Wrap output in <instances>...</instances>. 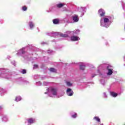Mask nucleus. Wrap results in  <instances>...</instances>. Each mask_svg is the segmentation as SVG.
<instances>
[{
	"label": "nucleus",
	"mask_w": 125,
	"mask_h": 125,
	"mask_svg": "<svg viewBox=\"0 0 125 125\" xmlns=\"http://www.w3.org/2000/svg\"><path fill=\"white\" fill-rule=\"evenodd\" d=\"M70 40L72 42H76L77 41H80L81 39L78 36H73L71 37Z\"/></svg>",
	"instance_id": "obj_10"
},
{
	"label": "nucleus",
	"mask_w": 125,
	"mask_h": 125,
	"mask_svg": "<svg viewBox=\"0 0 125 125\" xmlns=\"http://www.w3.org/2000/svg\"><path fill=\"white\" fill-rule=\"evenodd\" d=\"M48 35L50 37H53L54 38H56L58 36V33L57 32H52L49 33H48Z\"/></svg>",
	"instance_id": "obj_12"
},
{
	"label": "nucleus",
	"mask_w": 125,
	"mask_h": 125,
	"mask_svg": "<svg viewBox=\"0 0 125 125\" xmlns=\"http://www.w3.org/2000/svg\"><path fill=\"white\" fill-rule=\"evenodd\" d=\"M66 83L67 86H72V85H73V83H71L70 82H66Z\"/></svg>",
	"instance_id": "obj_23"
},
{
	"label": "nucleus",
	"mask_w": 125,
	"mask_h": 125,
	"mask_svg": "<svg viewBox=\"0 0 125 125\" xmlns=\"http://www.w3.org/2000/svg\"><path fill=\"white\" fill-rule=\"evenodd\" d=\"M102 125H103V124H102Z\"/></svg>",
	"instance_id": "obj_44"
},
{
	"label": "nucleus",
	"mask_w": 125,
	"mask_h": 125,
	"mask_svg": "<svg viewBox=\"0 0 125 125\" xmlns=\"http://www.w3.org/2000/svg\"><path fill=\"white\" fill-rule=\"evenodd\" d=\"M11 64H12V65H14V66L16 65V62H15V61H12L11 62Z\"/></svg>",
	"instance_id": "obj_31"
},
{
	"label": "nucleus",
	"mask_w": 125,
	"mask_h": 125,
	"mask_svg": "<svg viewBox=\"0 0 125 125\" xmlns=\"http://www.w3.org/2000/svg\"><path fill=\"white\" fill-rule=\"evenodd\" d=\"M53 42H55V40H54L53 41Z\"/></svg>",
	"instance_id": "obj_43"
},
{
	"label": "nucleus",
	"mask_w": 125,
	"mask_h": 125,
	"mask_svg": "<svg viewBox=\"0 0 125 125\" xmlns=\"http://www.w3.org/2000/svg\"><path fill=\"white\" fill-rule=\"evenodd\" d=\"M24 82L25 83H26V84H27V83H29V81L26 80L24 81Z\"/></svg>",
	"instance_id": "obj_35"
},
{
	"label": "nucleus",
	"mask_w": 125,
	"mask_h": 125,
	"mask_svg": "<svg viewBox=\"0 0 125 125\" xmlns=\"http://www.w3.org/2000/svg\"><path fill=\"white\" fill-rule=\"evenodd\" d=\"M22 9L23 11H26L27 9V8L26 6H24L22 7Z\"/></svg>",
	"instance_id": "obj_28"
},
{
	"label": "nucleus",
	"mask_w": 125,
	"mask_h": 125,
	"mask_svg": "<svg viewBox=\"0 0 125 125\" xmlns=\"http://www.w3.org/2000/svg\"><path fill=\"white\" fill-rule=\"evenodd\" d=\"M98 13L100 17H101L100 20L101 27H104L105 28L109 27L112 23V21L109 20V19L107 18H104V16H105V11L103 9H100L98 11Z\"/></svg>",
	"instance_id": "obj_1"
},
{
	"label": "nucleus",
	"mask_w": 125,
	"mask_h": 125,
	"mask_svg": "<svg viewBox=\"0 0 125 125\" xmlns=\"http://www.w3.org/2000/svg\"><path fill=\"white\" fill-rule=\"evenodd\" d=\"M2 93H5V90L3 88H0V94L2 95Z\"/></svg>",
	"instance_id": "obj_21"
},
{
	"label": "nucleus",
	"mask_w": 125,
	"mask_h": 125,
	"mask_svg": "<svg viewBox=\"0 0 125 125\" xmlns=\"http://www.w3.org/2000/svg\"><path fill=\"white\" fill-rule=\"evenodd\" d=\"M101 78H102V79H101V83L102 84L104 85L105 84V80H104V79L106 78V76H105V75H101Z\"/></svg>",
	"instance_id": "obj_13"
},
{
	"label": "nucleus",
	"mask_w": 125,
	"mask_h": 125,
	"mask_svg": "<svg viewBox=\"0 0 125 125\" xmlns=\"http://www.w3.org/2000/svg\"><path fill=\"white\" fill-rule=\"evenodd\" d=\"M63 6H64V4L63 3H59L57 4V6L59 8H61V7H62Z\"/></svg>",
	"instance_id": "obj_22"
},
{
	"label": "nucleus",
	"mask_w": 125,
	"mask_h": 125,
	"mask_svg": "<svg viewBox=\"0 0 125 125\" xmlns=\"http://www.w3.org/2000/svg\"><path fill=\"white\" fill-rule=\"evenodd\" d=\"M21 73V74H26L27 73V71L26 69H22Z\"/></svg>",
	"instance_id": "obj_27"
},
{
	"label": "nucleus",
	"mask_w": 125,
	"mask_h": 125,
	"mask_svg": "<svg viewBox=\"0 0 125 125\" xmlns=\"http://www.w3.org/2000/svg\"><path fill=\"white\" fill-rule=\"evenodd\" d=\"M110 95H111V96L113 97H117L118 96V94L114 92H111Z\"/></svg>",
	"instance_id": "obj_19"
},
{
	"label": "nucleus",
	"mask_w": 125,
	"mask_h": 125,
	"mask_svg": "<svg viewBox=\"0 0 125 125\" xmlns=\"http://www.w3.org/2000/svg\"><path fill=\"white\" fill-rule=\"evenodd\" d=\"M36 84H37V85H39V86L42 85V82H37Z\"/></svg>",
	"instance_id": "obj_29"
},
{
	"label": "nucleus",
	"mask_w": 125,
	"mask_h": 125,
	"mask_svg": "<svg viewBox=\"0 0 125 125\" xmlns=\"http://www.w3.org/2000/svg\"><path fill=\"white\" fill-rule=\"evenodd\" d=\"M98 73L99 74H100V70H99V69L98 70Z\"/></svg>",
	"instance_id": "obj_41"
},
{
	"label": "nucleus",
	"mask_w": 125,
	"mask_h": 125,
	"mask_svg": "<svg viewBox=\"0 0 125 125\" xmlns=\"http://www.w3.org/2000/svg\"><path fill=\"white\" fill-rule=\"evenodd\" d=\"M37 29L38 32H40V28H39V27H37Z\"/></svg>",
	"instance_id": "obj_40"
},
{
	"label": "nucleus",
	"mask_w": 125,
	"mask_h": 125,
	"mask_svg": "<svg viewBox=\"0 0 125 125\" xmlns=\"http://www.w3.org/2000/svg\"><path fill=\"white\" fill-rule=\"evenodd\" d=\"M72 20L74 22H78L80 19L79 18V16L78 15H74L72 16Z\"/></svg>",
	"instance_id": "obj_11"
},
{
	"label": "nucleus",
	"mask_w": 125,
	"mask_h": 125,
	"mask_svg": "<svg viewBox=\"0 0 125 125\" xmlns=\"http://www.w3.org/2000/svg\"><path fill=\"white\" fill-rule=\"evenodd\" d=\"M53 23L55 24H59V19H55L53 20Z\"/></svg>",
	"instance_id": "obj_18"
},
{
	"label": "nucleus",
	"mask_w": 125,
	"mask_h": 125,
	"mask_svg": "<svg viewBox=\"0 0 125 125\" xmlns=\"http://www.w3.org/2000/svg\"><path fill=\"white\" fill-rule=\"evenodd\" d=\"M104 98H107V94L106 93V92L104 93Z\"/></svg>",
	"instance_id": "obj_33"
},
{
	"label": "nucleus",
	"mask_w": 125,
	"mask_h": 125,
	"mask_svg": "<svg viewBox=\"0 0 125 125\" xmlns=\"http://www.w3.org/2000/svg\"><path fill=\"white\" fill-rule=\"evenodd\" d=\"M94 120H95L97 121V122H98L99 123H100V119L98 117H94Z\"/></svg>",
	"instance_id": "obj_24"
},
{
	"label": "nucleus",
	"mask_w": 125,
	"mask_h": 125,
	"mask_svg": "<svg viewBox=\"0 0 125 125\" xmlns=\"http://www.w3.org/2000/svg\"><path fill=\"white\" fill-rule=\"evenodd\" d=\"M50 72H52V73H56L57 70L54 68H51L49 69Z\"/></svg>",
	"instance_id": "obj_20"
},
{
	"label": "nucleus",
	"mask_w": 125,
	"mask_h": 125,
	"mask_svg": "<svg viewBox=\"0 0 125 125\" xmlns=\"http://www.w3.org/2000/svg\"><path fill=\"white\" fill-rule=\"evenodd\" d=\"M8 69H5L4 68H0V78L2 79H6L9 80L11 79V75L7 73Z\"/></svg>",
	"instance_id": "obj_3"
},
{
	"label": "nucleus",
	"mask_w": 125,
	"mask_h": 125,
	"mask_svg": "<svg viewBox=\"0 0 125 125\" xmlns=\"http://www.w3.org/2000/svg\"><path fill=\"white\" fill-rule=\"evenodd\" d=\"M80 29H76L73 31H68L65 32V34L59 33V35L62 38H69L70 36H72V35H79L80 34Z\"/></svg>",
	"instance_id": "obj_2"
},
{
	"label": "nucleus",
	"mask_w": 125,
	"mask_h": 125,
	"mask_svg": "<svg viewBox=\"0 0 125 125\" xmlns=\"http://www.w3.org/2000/svg\"><path fill=\"white\" fill-rule=\"evenodd\" d=\"M2 121L4 122L5 123H6V122L8 121V117H7V116L4 115L3 117Z\"/></svg>",
	"instance_id": "obj_16"
},
{
	"label": "nucleus",
	"mask_w": 125,
	"mask_h": 125,
	"mask_svg": "<svg viewBox=\"0 0 125 125\" xmlns=\"http://www.w3.org/2000/svg\"><path fill=\"white\" fill-rule=\"evenodd\" d=\"M25 53H26L25 52V47H23L18 51V53H17V55L18 56H23V55H24Z\"/></svg>",
	"instance_id": "obj_6"
},
{
	"label": "nucleus",
	"mask_w": 125,
	"mask_h": 125,
	"mask_svg": "<svg viewBox=\"0 0 125 125\" xmlns=\"http://www.w3.org/2000/svg\"><path fill=\"white\" fill-rule=\"evenodd\" d=\"M78 11L81 12L82 14L81 15V17H83L84 15V13L86 12V8L85 7H78Z\"/></svg>",
	"instance_id": "obj_5"
},
{
	"label": "nucleus",
	"mask_w": 125,
	"mask_h": 125,
	"mask_svg": "<svg viewBox=\"0 0 125 125\" xmlns=\"http://www.w3.org/2000/svg\"><path fill=\"white\" fill-rule=\"evenodd\" d=\"M110 67H111L110 65L107 66V70L108 71V72L107 73V76H111V75L113 74V69L110 68Z\"/></svg>",
	"instance_id": "obj_9"
},
{
	"label": "nucleus",
	"mask_w": 125,
	"mask_h": 125,
	"mask_svg": "<svg viewBox=\"0 0 125 125\" xmlns=\"http://www.w3.org/2000/svg\"><path fill=\"white\" fill-rule=\"evenodd\" d=\"M50 83L49 82H44L43 83V85H45V86H47V85H49Z\"/></svg>",
	"instance_id": "obj_26"
},
{
	"label": "nucleus",
	"mask_w": 125,
	"mask_h": 125,
	"mask_svg": "<svg viewBox=\"0 0 125 125\" xmlns=\"http://www.w3.org/2000/svg\"><path fill=\"white\" fill-rule=\"evenodd\" d=\"M95 76H97V74H94L92 75V78H94Z\"/></svg>",
	"instance_id": "obj_36"
},
{
	"label": "nucleus",
	"mask_w": 125,
	"mask_h": 125,
	"mask_svg": "<svg viewBox=\"0 0 125 125\" xmlns=\"http://www.w3.org/2000/svg\"><path fill=\"white\" fill-rule=\"evenodd\" d=\"M123 9H124V10H125V5H123Z\"/></svg>",
	"instance_id": "obj_39"
},
{
	"label": "nucleus",
	"mask_w": 125,
	"mask_h": 125,
	"mask_svg": "<svg viewBox=\"0 0 125 125\" xmlns=\"http://www.w3.org/2000/svg\"><path fill=\"white\" fill-rule=\"evenodd\" d=\"M80 70H82L83 71L84 68H85V63L84 62H80Z\"/></svg>",
	"instance_id": "obj_15"
},
{
	"label": "nucleus",
	"mask_w": 125,
	"mask_h": 125,
	"mask_svg": "<svg viewBox=\"0 0 125 125\" xmlns=\"http://www.w3.org/2000/svg\"><path fill=\"white\" fill-rule=\"evenodd\" d=\"M71 117L73 119H76V118H77V117H78V114H77V113H75L74 114L71 115Z\"/></svg>",
	"instance_id": "obj_25"
},
{
	"label": "nucleus",
	"mask_w": 125,
	"mask_h": 125,
	"mask_svg": "<svg viewBox=\"0 0 125 125\" xmlns=\"http://www.w3.org/2000/svg\"><path fill=\"white\" fill-rule=\"evenodd\" d=\"M39 65H38V64H34V66H33V69H37V68H38Z\"/></svg>",
	"instance_id": "obj_30"
},
{
	"label": "nucleus",
	"mask_w": 125,
	"mask_h": 125,
	"mask_svg": "<svg viewBox=\"0 0 125 125\" xmlns=\"http://www.w3.org/2000/svg\"><path fill=\"white\" fill-rule=\"evenodd\" d=\"M28 47H29V48H32L33 46H32L31 45H29L28 46Z\"/></svg>",
	"instance_id": "obj_38"
},
{
	"label": "nucleus",
	"mask_w": 125,
	"mask_h": 125,
	"mask_svg": "<svg viewBox=\"0 0 125 125\" xmlns=\"http://www.w3.org/2000/svg\"><path fill=\"white\" fill-rule=\"evenodd\" d=\"M28 123V125H32V124H35L36 123V119L34 118H29L26 120V121L25 122V123Z\"/></svg>",
	"instance_id": "obj_7"
},
{
	"label": "nucleus",
	"mask_w": 125,
	"mask_h": 125,
	"mask_svg": "<svg viewBox=\"0 0 125 125\" xmlns=\"http://www.w3.org/2000/svg\"><path fill=\"white\" fill-rule=\"evenodd\" d=\"M7 58H8V59H9V58H10V56H8L7 57Z\"/></svg>",
	"instance_id": "obj_42"
},
{
	"label": "nucleus",
	"mask_w": 125,
	"mask_h": 125,
	"mask_svg": "<svg viewBox=\"0 0 125 125\" xmlns=\"http://www.w3.org/2000/svg\"><path fill=\"white\" fill-rule=\"evenodd\" d=\"M41 44L42 45H43V44H46V42H41Z\"/></svg>",
	"instance_id": "obj_37"
},
{
	"label": "nucleus",
	"mask_w": 125,
	"mask_h": 125,
	"mask_svg": "<svg viewBox=\"0 0 125 125\" xmlns=\"http://www.w3.org/2000/svg\"><path fill=\"white\" fill-rule=\"evenodd\" d=\"M2 109H3L2 106H0V114L1 113V110H2Z\"/></svg>",
	"instance_id": "obj_34"
},
{
	"label": "nucleus",
	"mask_w": 125,
	"mask_h": 125,
	"mask_svg": "<svg viewBox=\"0 0 125 125\" xmlns=\"http://www.w3.org/2000/svg\"><path fill=\"white\" fill-rule=\"evenodd\" d=\"M30 29H31V30H33V29H34V27H35V23H34V22L32 21H30L28 23Z\"/></svg>",
	"instance_id": "obj_14"
},
{
	"label": "nucleus",
	"mask_w": 125,
	"mask_h": 125,
	"mask_svg": "<svg viewBox=\"0 0 125 125\" xmlns=\"http://www.w3.org/2000/svg\"><path fill=\"white\" fill-rule=\"evenodd\" d=\"M21 99H22V98H21V96H18L15 98V101H16L17 102H18L19 101H21Z\"/></svg>",
	"instance_id": "obj_17"
},
{
	"label": "nucleus",
	"mask_w": 125,
	"mask_h": 125,
	"mask_svg": "<svg viewBox=\"0 0 125 125\" xmlns=\"http://www.w3.org/2000/svg\"><path fill=\"white\" fill-rule=\"evenodd\" d=\"M66 94L68 96H73L74 95V91L71 88H67L66 90Z\"/></svg>",
	"instance_id": "obj_8"
},
{
	"label": "nucleus",
	"mask_w": 125,
	"mask_h": 125,
	"mask_svg": "<svg viewBox=\"0 0 125 125\" xmlns=\"http://www.w3.org/2000/svg\"><path fill=\"white\" fill-rule=\"evenodd\" d=\"M48 53H49V54H50L51 53H52L53 52V51L51 50H48L47 51Z\"/></svg>",
	"instance_id": "obj_32"
},
{
	"label": "nucleus",
	"mask_w": 125,
	"mask_h": 125,
	"mask_svg": "<svg viewBox=\"0 0 125 125\" xmlns=\"http://www.w3.org/2000/svg\"><path fill=\"white\" fill-rule=\"evenodd\" d=\"M47 91L44 93V94H48L50 97H53V96H55L57 95V90L56 88H54L52 87H50L49 88H47Z\"/></svg>",
	"instance_id": "obj_4"
}]
</instances>
